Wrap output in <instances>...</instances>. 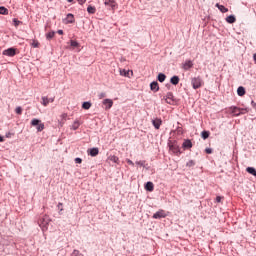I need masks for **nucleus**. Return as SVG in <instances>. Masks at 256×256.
<instances>
[{"mask_svg": "<svg viewBox=\"0 0 256 256\" xmlns=\"http://www.w3.org/2000/svg\"><path fill=\"white\" fill-rule=\"evenodd\" d=\"M145 189H146V191H153V189H154L153 182H147L145 185Z\"/></svg>", "mask_w": 256, "mask_h": 256, "instance_id": "20", "label": "nucleus"}, {"mask_svg": "<svg viewBox=\"0 0 256 256\" xmlns=\"http://www.w3.org/2000/svg\"><path fill=\"white\" fill-rule=\"evenodd\" d=\"M102 103L105 106L106 111H109V109H111V107H113V100H111V99H104Z\"/></svg>", "mask_w": 256, "mask_h": 256, "instance_id": "9", "label": "nucleus"}, {"mask_svg": "<svg viewBox=\"0 0 256 256\" xmlns=\"http://www.w3.org/2000/svg\"><path fill=\"white\" fill-rule=\"evenodd\" d=\"M41 103L44 107H47V105H49V98L47 96H43Z\"/></svg>", "mask_w": 256, "mask_h": 256, "instance_id": "24", "label": "nucleus"}, {"mask_svg": "<svg viewBox=\"0 0 256 256\" xmlns=\"http://www.w3.org/2000/svg\"><path fill=\"white\" fill-rule=\"evenodd\" d=\"M87 153L91 157H97V155H99V148H91L87 151Z\"/></svg>", "mask_w": 256, "mask_h": 256, "instance_id": "10", "label": "nucleus"}, {"mask_svg": "<svg viewBox=\"0 0 256 256\" xmlns=\"http://www.w3.org/2000/svg\"><path fill=\"white\" fill-rule=\"evenodd\" d=\"M126 162L128 163V165H132V167L135 165V163L131 161V159H126Z\"/></svg>", "mask_w": 256, "mask_h": 256, "instance_id": "41", "label": "nucleus"}, {"mask_svg": "<svg viewBox=\"0 0 256 256\" xmlns=\"http://www.w3.org/2000/svg\"><path fill=\"white\" fill-rule=\"evenodd\" d=\"M169 149L175 155H177L178 153H181V150L179 149V145H177V143H175V142L169 144Z\"/></svg>", "mask_w": 256, "mask_h": 256, "instance_id": "6", "label": "nucleus"}, {"mask_svg": "<svg viewBox=\"0 0 256 256\" xmlns=\"http://www.w3.org/2000/svg\"><path fill=\"white\" fill-rule=\"evenodd\" d=\"M201 136H202V139H209V132L203 131V132L201 133Z\"/></svg>", "mask_w": 256, "mask_h": 256, "instance_id": "32", "label": "nucleus"}, {"mask_svg": "<svg viewBox=\"0 0 256 256\" xmlns=\"http://www.w3.org/2000/svg\"><path fill=\"white\" fill-rule=\"evenodd\" d=\"M223 199V197L221 196H217L216 197V203H221V200Z\"/></svg>", "mask_w": 256, "mask_h": 256, "instance_id": "42", "label": "nucleus"}, {"mask_svg": "<svg viewBox=\"0 0 256 256\" xmlns=\"http://www.w3.org/2000/svg\"><path fill=\"white\" fill-rule=\"evenodd\" d=\"M15 113H17V115H22L23 114V108H21V106H18L15 109Z\"/></svg>", "mask_w": 256, "mask_h": 256, "instance_id": "30", "label": "nucleus"}, {"mask_svg": "<svg viewBox=\"0 0 256 256\" xmlns=\"http://www.w3.org/2000/svg\"><path fill=\"white\" fill-rule=\"evenodd\" d=\"M75 163H78V164H81V163H83V159H81V158H75Z\"/></svg>", "mask_w": 256, "mask_h": 256, "instance_id": "40", "label": "nucleus"}, {"mask_svg": "<svg viewBox=\"0 0 256 256\" xmlns=\"http://www.w3.org/2000/svg\"><path fill=\"white\" fill-rule=\"evenodd\" d=\"M57 208L59 209V211H63V203L59 202Z\"/></svg>", "mask_w": 256, "mask_h": 256, "instance_id": "38", "label": "nucleus"}, {"mask_svg": "<svg viewBox=\"0 0 256 256\" xmlns=\"http://www.w3.org/2000/svg\"><path fill=\"white\" fill-rule=\"evenodd\" d=\"M186 167H195V161L194 160H190L187 162Z\"/></svg>", "mask_w": 256, "mask_h": 256, "instance_id": "36", "label": "nucleus"}, {"mask_svg": "<svg viewBox=\"0 0 256 256\" xmlns=\"http://www.w3.org/2000/svg\"><path fill=\"white\" fill-rule=\"evenodd\" d=\"M109 161H112V163H117L119 164V157L115 156V155H112V156H109Z\"/></svg>", "mask_w": 256, "mask_h": 256, "instance_id": "21", "label": "nucleus"}, {"mask_svg": "<svg viewBox=\"0 0 256 256\" xmlns=\"http://www.w3.org/2000/svg\"><path fill=\"white\" fill-rule=\"evenodd\" d=\"M217 9H219V11H221V13H227L229 11V9H227L225 6L220 5L219 3L216 4Z\"/></svg>", "mask_w": 256, "mask_h": 256, "instance_id": "15", "label": "nucleus"}, {"mask_svg": "<svg viewBox=\"0 0 256 256\" xmlns=\"http://www.w3.org/2000/svg\"><path fill=\"white\" fill-rule=\"evenodd\" d=\"M205 152L208 154V155H211V153H213V150L211 148H206L205 149Z\"/></svg>", "mask_w": 256, "mask_h": 256, "instance_id": "39", "label": "nucleus"}, {"mask_svg": "<svg viewBox=\"0 0 256 256\" xmlns=\"http://www.w3.org/2000/svg\"><path fill=\"white\" fill-rule=\"evenodd\" d=\"M99 99H105V97H107V94L105 92H101L100 94H98Z\"/></svg>", "mask_w": 256, "mask_h": 256, "instance_id": "37", "label": "nucleus"}, {"mask_svg": "<svg viewBox=\"0 0 256 256\" xmlns=\"http://www.w3.org/2000/svg\"><path fill=\"white\" fill-rule=\"evenodd\" d=\"M170 83H172V85H179V76H173L170 79Z\"/></svg>", "mask_w": 256, "mask_h": 256, "instance_id": "17", "label": "nucleus"}, {"mask_svg": "<svg viewBox=\"0 0 256 256\" xmlns=\"http://www.w3.org/2000/svg\"><path fill=\"white\" fill-rule=\"evenodd\" d=\"M104 5L106 7H111L112 9H114V7H115V0H104Z\"/></svg>", "mask_w": 256, "mask_h": 256, "instance_id": "13", "label": "nucleus"}, {"mask_svg": "<svg viewBox=\"0 0 256 256\" xmlns=\"http://www.w3.org/2000/svg\"><path fill=\"white\" fill-rule=\"evenodd\" d=\"M66 23H75V16H73V14H68L66 17Z\"/></svg>", "mask_w": 256, "mask_h": 256, "instance_id": "16", "label": "nucleus"}, {"mask_svg": "<svg viewBox=\"0 0 256 256\" xmlns=\"http://www.w3.org/2000/svg\"><path fill=\"white\" fill-rule=\"evenodd\" d=\"M38 225L42 228L43 231L47 229V226L49 225V216H43L39 219Z\"/></svg>", "mask_w": 256, "mask_h": 256, "instance_id": "3", "label": "nucleus"}, {"mask_svg": "<svg viewBox=\"0 0 256 256\" xmlns=\"http://www.w3.org/2000/svg\"><path fill=\"white\" fill-rule=\"evenodd\" d=\"M68 1V3H73V0H67Z\"/></svg>", "mask_w": 256, "mask_h": 256, "instance_id": "50", "label": "nucleus"}, {"mask_svg": "<svg viewBox=\"0 0 256 256\" xmlns=\"http://www.w3.org/2000/svg\"><path fill=\"white\" fill-rule=\"evenodd\" d=\"M253 59H254V62L256 63V53L253 54Z\"/></svg>", "mask_w": 256, "mask_h": 256, "instance_id": "48", "label": "nucleus"}, {"mask_svg": "<svg viewBox=\"0 0 256 256\" xmlns=\"http://www.w3.org/2000/svg\"><path fill=\"white\" fill-rule=\"evenodd\" d=\"M70 46L72 47V49H76L77 47H79V42L75 40H70Z\"/></svg>", "mask_w": 256, "mask_h": 256, "instance_id": "27", "label": "nucleus"}, {"mask_svg": "<svg viewBox=\"0 0 256 256\" xmlns=\"http://www.w3.org/2000/svg\"><path fill=\"white\" fill-rule=\"evenodd\" d=\"M153 219H165L167 217V213L165 210H158L156 213L153 214Z\"/></svg>", "mask_w": 256, "mask_h": 256, "instance_id": "5", "label": "nucleus"}, {"mask_svg": "<svg viewBox=\"0 0 256 256\" xmlns=\"http://www.w3.org/2000/svg\"><path fill=\"white\" fill-rule=\"evenodd\" d=\"M227 23H235L237 21V18H235L233 15H230L226 18Z\"/></svg>", "mask_w": 256, "mask_h": 256, "instance_id": "25", "label": "nucleus"}, {"mask_svg": "<svg viewBox=\"0 0 256 256\" xmlns=\"http://www.w3.org/2000/svg\"><path fill=\"white\" fill-rule=\"evenodd\" d=\"M82 109H91V102H84L82 104Z\"/></svg>", "mask_w": 256, "mask_h": 256, "instance_id": "29", "label": "nucleus"}, {"mask_svg": "<svg viewBox=\"0 0 256 256\" xmlns=\"http://www.w3.org/2000/svg\"><path fill=\"white\" fill-rule=\"evenodd\" d=\"M49 103H53L55 101V98H48Z\"/></svg>", "mask_w": 256, "mask_h": 256, "instance_id": "45", "label": "nucleus"}, {"mask_svg": "<svg viewBox=\"0 0 256 256\" xmlns=\"http://www.w3.org/2000/svg\"><path fill=\"white\" fill-rule=\"evenodd\" d=\"M171 97H173V94L169 93L168 94V99H171Z\"/></svg>", "mask_w": 256, "mask_h": 256, "instance_id": "49", "label": "nucleus"}, {"mask_svg": "<svg viewBox=\"0 0 256 256\" xmlns=\"http://www.w3.org/2000/svg\"><path fill=\"white\" fill-rule=\"evenodd\" d=\"M203 83V79L200 76L191 79L193 89H200V87H203Z\"/></svg>", "mask_w": 256, "mask_h": 256, "instance_id": "2", "label": "nucleus"}, {"mask_svg": "<svg viewBox=\"0 0 256 256\" xmlns=\"http://www.w3.org/2000/svg\"><path fill=\"white\" fill-rule=\"evenodd\" d=\"M145 163H146L145 160H140V161H136V162H135V164H136V165H139L140 167H145Z\"/></svg>", "mask_w": 256, "mask_h": 256, "instance_id": "33", "label": "nucleus"}, {"mask_svg": "<svg viewBox=\"0 0 256 256\" xmlns=\"http://www.w3.org/2000/svg\"><path fill=\"white\" fill-rule=\"evenodd\" d=\"M30 125L36 127L38 133H41L45 129V124L41 120L34 118L31 120Z\"/></svg>", "mask_w": 256, "mask_h": 256, "instance_id": "1", "label": "nucleus"}, {"mask_svg": "<svg viewBox=\"0 0 256 256\" xmlns=\"http://www.w3.org/2000/svg\"><path fill=\"white\" fill-rule=\"evenodd\" d=\"M11 133L6 134V137H10Z\"/></svg>", "mask_w": 256, "mask_h": 256, "instance_id": "51", "label": "nucleus"}, {"mask_svg": "<svg viewBox=\"0 0 256 256\" xmlns=\"http://www.w3.org/2000/svg\"><path fill=\"white\" fill-rule=\"evenodd\" d=\"M3 141H5V139L2 136H0V143H3Z\"/></svg>", "mask_w": 256, "mask_h": 256, "instance_id": "47", "label": "nucleus"}, {"mask_svg": "<svg viewBox=\"0 0 256 256\" xmlns=\"http://www.w3.org/2000/svg\"><path fill=\"white\" fill-rule=\"evenodd\" d=\"M182 147L184 149H191V147H193V143L191 142V140H185L182 144Z\"/></svg>", "mask_w": 256, "mask_h": 256, "instance_id": "12", "label": "nucleus"}, {"mask_svg": "<svg viewBox=\"0 0 256 256\" xmlns=\"http://www.w3.org/2000/svg\"><path fill=\"white\" fill-rule=\"evenodd\" d=\"M55 37V32H49L46 34V39H53Z\"/></svg>", "mask_w": 256, "mask_h": 256, "instance_id": "35", "label": "nucleus"}, {"mask_svg": "<svg viewBox=\"0 0 256 256\" xmlns=\"http://www.w3.org/2000/svg\"><path fill=\"white\" fill-rule=\"evenodd\" d=\"M87 11H88V13H90V14L93 15V14L95 13V7H93V6H88Z\"/></svg>", "mask_w": 256, "mask_h": 256, "instance_id": "34", "label": "nucleus"}, {"mask_svg": "<svg viewBox=\"0 0 256 256\" xmlns=\"http://www.w3.org/2000/svg\"><path fill=\"white\" fill-rule=\"evenodd\" d=\"M246 171H247V173H250V175H253L254 177H256V170H255V168L248 167V168H246Z\"/></svg>", "mask_w": 256, "mask_h": 256, "instance_id": "22", "label": "nucleus"}, {"mask_svg": "<svg viewBox=\"0 0 256 256\" xmlns=\"http://www.w3.org/2000/svg\"><path fill=\"white\" fill-rule=\"evenodd\" d=\"M182 69L184 71H189V69H193V61L186 60L185 63L182 64Z\"/></svg>", "mask_w": 256, "mask_h": 256, "instance_id": "8", "label": "nucleus"}, {"mask_svg": "<svg viewBox=\"0 0 256 256\" xmlns=\"http://www.w3.org/2000/svg\"><path fill=\"white\" fill-rule=\"evenodd\" d=\"M57 33L58 35H63V30H58Z\"/></svg>", "mask_w": 256, "mask_h": 256, "instance_id": "46", "label": "nucleus"}, {"mask_svg": "<svg viewBox=\"0 0 256 256\" xmlns=\"http://www.w3.org/2000/svg\"><path fill=\"white\" fill-rule=\"evenodd\" d=\"M2 55H6V57H15L17 55L16 48H8L3 51Z\"/></svg>", "mask_w": 256, "mask_h": 256, "instance_id": "4", "label": "nucleus"}, {"mask_svg": "<svg viewBox=\"0 0 256 256\" xmlns=\"http://www.w3.org/2000/svg\"><path fill=\"white\" fill-rule=\"evenodd\" d=\"M230 113H232V115H234L235 117H238V115H241V113H243L241 110V108L232 106L229 108Z\"/></svg>", "mask_w": 256, "mask_h": 256, "instance_id": "7", "label": "nucleus"}, {"mask_svg": "<svg viewBox=\"0 0 256 256\" xmlns=\"http://www.w3.org/2000/svg\"><path fill=\"white\" fill-rule=\"evenodd\" d=\"M152 123H153L155 129H159V127H161L162 121H161V119H155V120H153Z\"/></svg>", "mask_w": 256, "mask_h": 256, "instance_id": "19", "label": "nucleus"}, {"mask_svg": "<svg viewBox=\"0 0 256 256\" xmlns=\"http://www.w3.org/2000/svg\"><path fill=\"white\" fill-rule=\"evenodd\" d=\"M31 45H32V47H34V48H39V41H37V40H32V43H31Z\"/></svg>", "mask_w": 256, "mask_h": 256, "instance_id": "31", "label": "nucleus"}, {"mask_svg": "<svg viewBox=\"0 0 256 256\" xmlns=\"http://www.w3.org/2000/svg\"><path fill=\"white\" fill-rule=\"evenodd\" d=\"M165 79H167V76L165 74H163V73L158 74V81L160 83H163V81H165Z\"/></svg>", "mask_w": 256, "mask_h": 256, "instance_id": "26", "label": "nucleus"}, {"mask_svg": "<svg viewBox=\"0 0 256 256\" xmlns=\"http://www.w3.org/2000/svg\"><path fill=\"white\" fill-rule=\"evenodd\" d=\"M61 119H64V121L67 119V113H63L62 115H61Z\"/></svg>", "mask_w": 256, "mask_h": 256, "instance_id": "44", "label": "nucleus"}, {"mask_svg": "<svg viewBox=\"0 0 256 256\" xmlns=\"http://www.w3.org/2000/svg\"><path fill=\"white\" fill-rule=\"evenodd\" d=\"M79 5H85L87 0H77Z\"/></svg>", "mask_w": 256, "mask_h": 256, "instance_id": "43", "label": "nucleus"}, {"mask_svg": "<svg viewBox=\"0 0 256 256\" xmlns=\"http://www.w3.org/2000/svg\"><path fill=\"white\" fill-rule=\"evenodd\" d=\"M119 73L122 77H129V70L120 69Z\"/></svg>", "mask_w": 256, "mask_h": 256, "instance_id": "23", "label": "nucleus"}, {"mask_svg": "<svg viewBox=\"0 0 256 256\" xmlns=\"http://www.w3.org/2000/svg\"><path fill=\"white\" fill-rule=\"evenodd\" d=\"M150 89H151V91H154V93H157V91H159V83H157V82H152L151 84H150Z\"/></svg>", "mask_w": 256, "mask_h": 256, "instance_id": "11", "label": "nucleus"}, {"mask_svg": "<svg viewBox=\"0 0 256 256\" xmlns=\"http://www.w3.org/2000/svg\"><path fill=\"white\" fill-rule=\"evenodd\" d=\"M80 126H81V123L79 122V120H75L71 125V129L73 131H77V129H79Z\"/></svg>", "mask_w": 256, "mask_h": 256, "instance_id": "14", "label": "nucleus"}, {"mask_svg": "<svg viewBox=\"0 0 256 256\" xmlns=\"http://www.w3.org/2000/svg\"><path fill=\"white\" fill-rule=\"evenodd\" d=\"M237 94L239 97H243V95H245V88L243 86L238 87Z\"/></svg>", "mask_w": 256, "mask_h": 256, "instance_id": "18", "label": "nucleus"}, {"mask_svg": "<svg viewBox=\"0 0 256 256\" xmlns=\"http://www.w3.org/2000/svg\"><path fill=\"white\" fill-rule=\"evenodd\" d=\"M9 10L3 6L0 7V15H7Z\"/></svg>", "mask_w": 256, "mask_h": 256, "instance_id": "28", "label": "nucleus"}]
</instances>
